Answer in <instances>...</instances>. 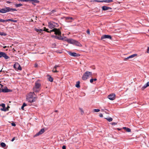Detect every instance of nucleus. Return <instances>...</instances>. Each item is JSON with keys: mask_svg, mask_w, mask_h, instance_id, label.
Here are the masks:
<instances>
[{"mask_svg": "<svg viewBox=\"0 0 149 149\" xmlns=\"http://www.w3.org/2000/svg\"><path fill=\"white\" fill-rule=\"evenodd\" d=\"M17 10L16 9L11 8L9 7H6L0 10V13H4L10 11L13 12Z\"/></svg>", "mask_w": 149, "mask_h": 149, "instance_id": "1", "label": "nucleus"}, {"mask_svg": "<svg viewBox=\"0 0 149 149\" xmlns=\"http://www.w3.org/2000/svg\"><path fill=\"white\" fill-rule=\"evenodd\" d=\"M41 85L39 80L36 81L35 83V86L33 88V91L35 92H38L40 90Z\"/></svg>", "mask_w": 149, "mask_h": 149, "instance_id": "2", "label": "nucleus"}, {"mask_svg": "<svg viewBox=\"0 0 149 149\" xmlns=\"http://www.w3.org/2000/svg\"><path fill=\"white\" fill-rule=\"evenodd\" d=\"M92 72H91L86 71L83 74L82 78L84 81L87 79L89 77H92Z\"/></svg>", "mask_w": 149, "mask_h": 149, "instance_id": "3", "label": "nucleus"}, {"mask_svg": "<svg viewBox=\"0 0 149 149\" xmlns=\"http://www.w3.org/2000/svg\"><path fill=\"white\" fill-rule=\"evenodd\" d=\"M52 32H54L55 34L58 35L59 36H61V32L60 31L59 29L54 28L53 29L51 30L50 31V33Z\"/></svg>", "mask_w": 149, "mask_h": 149, "instance_id": "4", "label": "nucleus"}, {"mask_svg": "<svg viewBox=\"0 0 149 149\" xmlns=\"http://www.w3.org/2000/svg\"><path fill=\"white\" fill-rule=\"evenodd\" d=\"M29 96L26 98L27 101L29 102L32 103L36 101V97H33L32 95H29Z\"/></svg>", "mask_w": 149, "mask_h": 149, "instance_id": "5", "label": "nucleus"}, {"mask_svg": "<svg viewBox=\"0 0 149 149\" xmlns=\"http://www.w3.org/2000/svg\"><path fill=\"white\" fill-rule=\"evenodd\" d=\"M49 27L50 29L54 28L55 26H58L57 23L54 22H48Z\"/></svg>", "mask_w": 149, "mask_h": 149, "instance_id": "6", "label": "nucleus"}, {"mask_svg": "<svg viewBox=\"0 0 149 149\" xmlns=\"http://www.w3.org/2000/svg\"><path fill=\"white\" fill-rule=\"evenodd\" d=\"M2 57L6 59L9 58V57L8 56L6 53L4 52H0V58Z\"/></svg>", "mask_w": 149, "mask_h": 149, "instance_id": "7", "label": "nucleus"}, {"mask_svg": "<svg viewBox=\"0 0 149 149\" xmlns=\"http://www.w3.org/2000/svg\"><path fill=\"white\" fill-rule=\"evenodd\" d=\"M116 95L114 93H111L107 97L109 100H113L115 98Z\"/></svg>", "mask_w": 149, "mask_h": 149, "instance_id": "8", "label": "nucleus"}, {"mask_svg": "<svg viewBox=\"0 0 149 149\" xmlns=\"http://www.w3.org/2000/svg\"><path fill=\"white\" fill-rule=\"evenodd\" d=\"M68 53L70 56L73 57H78L80 56V54L75 52H68Z\"/></svg>", "mask_w": 149, "mask_h": 149, "instance_id": "9", "label": "nucleus"}, {"mask_svg": "<svg viewBox=\"0 0 149 149\" xmlns=\"http://www.w3.org/2000/svg\"><path fill=\"white\" fill-rule=\"evenodd\" d=\"M105 39H109L111 40L112 39V37L111 36L109 35H102L101 37V40H103Z\"/></svg>", "mask_w": 149, "mask_h": 149, "instance_id": "10", "label": "nucleus"}, {"mask_svg": "<svg viewBox=\"0 0 149 149\" xmlns=\"http://www.w3.org/2000/svg\"><path fill=\"white\" fill-rule=\"evenodd\" d=\"M45 129L42 128L35 135L34 137H36L42 134L45 132Z\"/></svg>", "mask_w": 149, "mask_h": 149, "instance_id": "11", "label": "nucleus"}, {"mask_svg": "<svg viewBox=\"0 0 149 149\" xmlns=\"http://www.w3.org/2000/svg\"><path fill=\"white\" fill-rule=\"evenodd\" d=\"M0 106L2 107H3V108H1L0 109L1 110L4 111H6L8 110V109H7V108H6L5 107V104L2 103L0 104Z\"/></svg>", "mask_w": 149, "mask_h": 149, "instance_id": "12", "label": "nucleus"}, {"mask_svg": "<svg viewBox=\"0 0 149 149\" xmlns=\"http://www.w3.org/2000/svg\"><path fill=\"white\" fill-rule=\"evenodd\" d=\"M53 38H54L56 39L59 40H63V38L61 36H57L56 35H52L51 36Z\"/></svg>", "mask_w": 149, "mask_h": 149, "instance_id": "13", "label": "nucleus"}, {"mask_svg": "<svg viewBox=\"0 0 149 149\" xmlns=\"http://www.w3.org/2000/svg\"><path fill=\"white\" fill-rule=\"evenodd\" d=\"M28 1L32 2V4L36 5L35 3H39L40 2L39 1L37 0H28Z\"/></svg>", "mask_w": 149, "mask_h": 149, "instance_id": "14", "label": "nucleus"}, {"mask_svg": "<svg viewBox=\"0 0 149 149\" xmlns=\"http://www.w3.org/2000/svg\"><path fill=\"white\" fill-rule=\"evenodd\" d=\"M102 10H111L112 8L110 7H107L106 6H104L102 7Z\"/></svg>", "mask_w": 149, "mask_h": 149, "instance_id": "15", "label": "nucleus"}, {"mask_svg": "<svg viewBox=\"0 0 149 149\" xmlns=\"http://www.w3.org/2000/svg\"><path fill=\"white\" fill-rule=\"evenodd\" d=\"M65 41H67L69 43L74 44L75 40L72 39H67L65 40Z\"/></svg>", "mask_w": 149, "mask_h": 149, "instance_id": "16", "label": "nucleus"}, {"mask_svg": "<svg viewBox=\"0 0 149 149\" xmlns=\"http://www.w3.org/2000/svg\"><path fill=\"white\" fill-rule=\"evenodd\" d=\"M2 91V92L3 93H8L9 92H11L12 91L10 89H9L7 88L6 87V88L3 89Z\"/></svg>", "mask_w": 149, "mask_h": 149, "instance_id": "17", "label": "nucleus"}, {"mask_svg": "<svg viewBox=\"0 0 149 149\" xmlns=\"http://www.w3.org/2000/svg\"><path fill=\"white\" fill-rule=\"evenodd\" d=\"M74 44L76 46L79 47H81L82 46V45L79 42L75 40L74 41Z\"/></svg>", "mask_w": 149, "mask_h": 149, "instance_id": "18", "label": "nucleus"}, {"mask_svg": "<svg viewBox=\"0 0 149 149\" xmlns=\"http://www.w3.org/2000/svg\"><path fill=\"white\" fill-rule=\"evenodd\" d=\"M149 86V82H148L146 84L144 85L142 87V88L143 90H144L148 86Z\"/></svg>", "mask_w": 149, "mask_h": 149, "instance_id": "19", "label": "nucleus"}, {"mask_svg": "<svg viewBox=\"0 0 149 149\" xmlns=\"http://www.w3.org/2000/svg\"><path fill=\"white\" fill-rule=\"evenodd\" d=\"M123 129L125 130L127 132H131V129L130 128H127L126 127H123Z\"/></svg>", "mask_w": 149, "mask_h": 149, "instance_id": "20", "label": "nucleus"}, {"mask_svg": "<svg viewBox=\"0 0 149 149\" xmlns=\"http://www.w3.org/2000/svg\"><path fill=\"white\" fill-rule=\"evenodd\" d=\"M80 82L79 81L77 82L76 84L75 85L76 87L78 88H79L80 87Z\"/></svg>", "mask_w": 149, "mask_h": 149, "instance_id": "21", "label": "nucleus"}, {"mask_svg": "<svg viewBox=\"0 0 149 149\" xmlns=\"http://www.w3.org/2000/svg\"><path fill=\"white\" fill-rule=\"evenodd\" d=\"M65 18L66 20L74 19L72 17H65Z\"/></svg>", "mask_w": 149, "mask_h": 149, "instance_id": "22", "label": "nucleus"}, {"mask_svg": "<svg viewBox=\"0 0 149 149\" xmlns=\"http://www.w3.org/2000/svg\"><path fill=\"white\" fill-rule=\"evenodd\" d=\"M113 2V0H103V2H106V3H110L111 2Z\"/></svg>", "mask_w": 149, "mask_h": 149, "instance_id": "23", "label": "nucleus"}, {"mask_svg": "<svg viewBox=\"0 0 149 149\" xmlns=\"http://www.w3.org/2000/svg\"><path fill=\"white\" fill-rule=\"evenodd\" d=\"M105 119H107L108 121L110 122L112 121L113 119L112 118L109 117L108 118H105Z\"/></svg>", "mask_w": 149, "mask_h": 149, "instance_id": "24", "label": "nucleus"}, {"mask_svg": "<svg viewBox=\"0 0 149 149\" xmlns=\"http://www.w3.org/2000/svg\"><path fill=\"white\" fill-rule=\"evenodd\" d=\"M137 55V54H133V55H132L128 56L129 57L128 58H129V59L130 58H133L135 56H136Z\"/></svg>", "mask_w": 149, "mask_h": 149, "instance_id": "25", "label": "nucleus"}, {"mask_svg": "<svg viewBox=\"0 0 149 149\" xmlns=\"http://www.w3.org/2000/svg\"><path fill=\"white\" fill-rule=\"evenodd\" d=\"M22 5V4L21 3H19L18 4H15V7L16 8H18V7L21 6Z\"/></svg>", "mask_w": 149, "mask_h": 149, "instance_id": "26", "label": "nucleus"}, {"mask_svg": "<svg viewBox=\"0 0 149 149\" xmlns=\"http://www.w3.org/2000/svg\"><path fill=\"white\" fill-rule=\"evenodd\" d=\"M18 65V63H15L13 65V67L16 70L17 69V67Z\"/></svg>", "mask_w": 149, "mask_h": 149, "instance_id": "27", "label": "nucleus"}, {"mask_svg": "<svg viewBox=\"0 0 149 149\" xmlns=\"http://www.w3.org/2000/svg\"><path fill=\"white\" fill-rule=\"evenodd\" d=\"M48 80L50 82H52L53 80V79L51 76H49L48 78Z\"/></svg>", "mask_w": 149, "mask_h": 149, "instance_id": "28", "label": "nucleus"}, {"mask_svg": "<svg viewBox=\"0 0 149 149\" xmlns=\"http://www.w3.org/2000/svg\"><path fill=\"white\" fill-rule=\"evenodd\" d=\"M0 35L1 36H6L7 34L3 32H0Z\"/></svg>", "mask_w": 149, "mask_h": 149, "instance_id": "29", "label": "nucleus"}, {"mask_svg": "<svg viewBox=\"0 0 149 149\" xmlns=\"http://www.w3.org/2000/svg\"><path fill=\"white\" fill-rule=\"evenodd\" d=\"M1 146L2 147H4L6 146V144L2 142L0 144Z\"/></svg>", "mask_w": 149, "mask_h": 149, "instance_id": "30", "label": "nucleus"}, {"mask_svg": "<svg viewBox=\"0 0 149 149\" xmlns=\"http://www.w3.org/2000/svg\"><path fill=\"white\" fill-rule=\"evenodd\" d=\"M97 80V79L96 78H95V79H90V82L91 83H92L93 81H96Z\"/></svg>", "mask_w": 149, "mask_h": 149, "instance_id": "31", "label": "nucleus"}, {"mask_svg": "<svg viewBox=\"0 0 149 149\" xmlns=\"http://www.w3.org/2000/svg\"><path fill=\"white\" fill-rule=\"evenodd\" d=\"M17 69L18 70H22V68L21 67L20 65L18 64V65L17 66Z\"/></svg>", "mask_w": 149, "mask_h": 149, "instance_id": "32", "label": "nucleus"}, {"mask_svg": "<svg viewBox=\"0 0 149 149\" xmlns=\"http://www.w3.org/2000/svg\"><path fill=\"white\" fill-rule=\"evenodd\" d=\"M60 65H55L54 67V69H55V70H56L58 69V68L60 67Z\"/></svg>", "mask_w": 149, "mask_h": 149, "instance_id": "33", "label": "nucleus"}, {"mask_svg": "<svg viewBox=\"0 0 149 149\" xmlns=\"http://www.w3.org/2000/svg\"><path fill=\"white\" fill-rule=\"evenodd\" d=\"M48 29H46L45 27H44L43 31L47 32L50 33V31H48Z\"/></svg>", "mask_w": 149, "mask_h": 149, "instance_id": "34", "label": "nucleus"}, {"mask_svg": "<svg viewBox=\"0 0 149 149\" xmlns=\"http://www.w3.org/2000/svg\"><path fill=\"white\" fill-rule=\"evenodd\" d=\"M52 71L53 72H54V73L57 72H58V71L56 70H55V69H54V68L53 69Z\"/></svg>", "mask_w": 149, "mask_h": 149, "instance_id": "35", "label": "nucleus"}, {"mask_svg": "<svg viewBox=\"0 0 149 149\" xmlns=\"http://www.w3.org/2000/svg\"><path fill=\"white\" fill-rule=\"evenodd\" d=\"M94 111L95 112H98L100 111V110L98 109H94Z\"/></svg>", "mask_w": 149, "mask_h": 149, "instance_id": "36", "label": "nucleus"}, {"mask_svg": "<svg viewBox=\"0 0 149 149\" xmlns=\"http://www.w3.org/2000/svg\"><path fill=\"white\" fill-rule=\"evenodd\" d=\"M94 1L97 2H103V0H94Z\"/></svg>", "mask_w": 149, "mask_h": 149, "instance_id": "37", "label": "nucleus"}, {"mask_svg": "<svg viewBox=\"0 0 149 149\" xmlns=\"http://www.w3.org/2000/svg\"><path fill=\"white\" fill-rule=\"evenodd\" d=\"M19 1L28 2V0H17Z\"/></svg>", "mask_w": 149, "mask_h": 149, "instance_id": "38", "label": "nucleus"}, {"mask_svg": "<svg viewBox=\"0 0 149 149\" xmlns=\"http://www.w3.org/2000/svg\"><path fill=\"white\" fill-rule=\"evenodd\" d=\"M0 22H6V21L5 20L2 19H0Z\"/></svg>", "mask_w": 149, "mask_h": 149, "instance_id": "39", "label": "nucleus"}, {"mask_svg": "<svg viewBox=\"0 0 149 149\" xmlns=\"http://www.w3.org/2000/svg\"><path fill=\"white\" fill-rule=\"evenodd\" d=\"M112 125H116L117 124V123L115 122H112L111 123Z\"/></svg>", "mask_w": 149, "mask_h": 149, "instance_id": "40", "label": "nucleus"}, {"mask_svg": "<svg viewBox=\"0 0 149 149\" xmlns=\"http://www.w3.org/2000/svg\"><path fill=\"white\" fill-rule=\"evenodd\" d=\"M86 32L88 35L90 34V31L88 29L87 30Z\"/></svg>", "mask_w": 149, "mask_h": 149, "instance_id": "41", "label": "nucleus"}, {"mask_svg": "<svg viewBox=\"0 0 149 149\" xmlns=\"http://www.w3.org/2000/svg\"><path fill=\"white\" fill-rule=\"evenodd\" d=\"M129 57H128L127 58H124V60L125 61H127V60H128V59H129Z\"/></svg>", "mask_w": 149, "mask_h": 149, "instance_id": "42", "label": "nucleus"}, {"mask_svg": "<svg viewBox=\"0 0 149 149\" xmlns=\"http://www.w3.org/2000/svg\"><path fill=\"white\" fill-rule=\"evenodd\" d=\"M147 52L149 54V47H148V48L147 50Z\"/></svg>", "mask_w": 149, "mask_h": 149, "instance_id": "43", "label": "nucleus"}, {"mask_svg": "<svg viewBox=\"0 0 149 149\" xmlns=\"http://www.w3.org/2000/svg\"><path fill=\"white\" fill-rule=\"evenodd\" d=\"M12 22H17V20H13L12 19Z\"/></svg>", "mask_w": 149, "mask_h": 149, "instance_id": "44", "label": "nucleus"}, {"mask_svg": "<svg viewBox=\"0 0 149 149\" xmlns=\"http://www.w3.org/2000/svg\"><path fill=\"white\" fill-rule=\"evenodd\" d=\"M38 66V65L37 63H36L34 65V67L35 68H37Z\"/></svg>", "mask_w": 149, "mask_h": 149, "instance_id": "45", "label": "nucleus"}, {"mask_svg": "<svg viewBox=\"0 0 149 149\" xmlns=\"http://www.w3.org/2000/svg\"><path fill=\"white\" fill-rule=\"evenodd\" d=\"M62 149H66V146H62Z\"/></svg>", "mask_w": 149, "mask_h": 149, "instance_id": "46", "label": "nucleus"}, {"mask_svg": "<svg viewBox=\"0 0 149 149\" xmlns=\"http://www.w3.org/2000/svg\"><path fill=\"white\" fill-rule=\"evenodd\" d=\"M12 19H7V20H6V22L8 21H10L12 22Z\"/></svg>", "mask_w": 149, "mask_h": 149, "instance_id": "47", "label": "nucleus"}, {"mask_svg": "<svg viewBox=\"0 0 149 149\" xmlns=\"http://www.w3.org/2000/svg\"><path fill=\"white\" fill-rule=\"evenodd\" d=\"M99 116L100 117H103V114L102 113H100L99 114Z\"/></svg>", "mask_w": 149, "mask_h": 149, "instance_id": "48", "label": "nucleus"}, {"mask_svg": "<svg viewBox=\"0 0 149 149\" xmlns=\"http://www.w3.org/2000/svg\"><path fill=\"white\" fill-rule=\"evenodd\" d=\"M24 107L26 106L27 105L25 103H24L23 104V105H22Z\"/></svg>", "mask_w": 149, "mask_h": 149, "instance_id": "49", "label": "nucleus"}, {"mask_svg": "<svg viewBox=\"0 0 149 149\" xmlns=\"http://www.w3.org/2000/svg\"><path fill=\"white\" fill-rule=\"evenodd\" d=\"M12 125L13 126H15L16 125V124L15 123H12Z\"/></svg>", "mask_w": 149, "mask_h": 149, "instance_id": "50", "label": "nucleus"}, {"mask_svg": "<svg viewBox=\"0 0 149 149\" xmlns=\"http://www.w3.org/2000/svg\"><path fill=\"white\" fill-rule=\"evenodd\" d=\"M35 31H36L37 32H39V29H35Z\"/></svg>", "mask_w": 149, "mask_h": 149, "instance_id": "51", "label": "nucleus"}, {"mask_svg": "<svg viewBox=\"0 0 149 149\" xmlns=\"http://www.w3.org/2000/svg\"><path fill=\"white\" fill-rule=\"evenodd\" d=\"M15 137H13L11 140L12 141H13L15 139Z\"/></svg>", "mask_w": 149, "mask_h": 149, "instance_id": "52", "label": "nucleus"}, {"mask_svg": "<svg viewBox=\"0 0 149 149\" xmlns=\"http://www.w3.org/2000/svg\"><path fill=\"white\" fill-rule=\"evenodd\" d=\"M43 31V30L42 29H39V32L40 33H41Z\"/></svg>", "mask_w": 149, "mask_h": 149, "instance_id": "53", "label": "nucleus"}, {"mask_svg": "<svg viewBox=\"0 0 149 149\" xmlns=\"http://www.w3.org/2000/svg\"><path fill=\"white\" fill-rule=\"evenodd\" d=\"M79 109H80V110L81 111V112H82L83 113L84 112L83 109H82L80 108H79Z\"/></svg>", "mask_w": 149, "mask_h": 149, "instance_id": "54", "label": "nucleus"}, {"mask_svg": "<svg viewBox=\"0 0 149 149\" xmlns=\"http://www.w3.org/2000/svg\"><path fill=\"white\" fill-rule=\"evenodd\" d=\"M6 3H11V2L9 1H7L6 2Z\"/></svg>", "mask_w": 149, "mask_h": 149, "instance_id": "55", "label": "nucleus"}, {"mask_svg": "<svg viewBox=\"0 0 149 149\" xmlns=\"http://www.w3.org/2000/svg\"><path fill=\"white\" fill-rule=\"evenodd\" d=\"M24 107L23 105H22V106L21 107V109H22L23 110H24Z\"/></svg>", "mask_w": 149, "mask_h": 149, "instance_id": "56", "label": "nucleus"}, {"mask_svg": "<svg viewBox=\"0 0 149 149\" xmlns=\"http://www.w3.org/2000/svg\"><path fill=\"white\" fill-rule=\"evenodd\" d=\"M56 10H53L52 11V13H54V12H56Z\"/></svg>", "mask_w": 149, "mask_h": 149, "instance_id": "57", "label": "nucleus"}, {"mask_svg": "<svg viewBox=\"0 0 149 149\" xmlns=\"http://www.w3.org/2000/svg\"><path fill=\"white\" fill-rule=\"evenodd\" d=\"M2 89H0V93L1 92H2Z\"/></svg>", "mask_w": 149, "mask_h": 149, "instance_id": "58", "label": "nucleus"}, {"mask_svg": "<svg viewBox=\"0 0 149 149\" xmlns=\"http://www.w3.org/2000/svg\"><path fill=\"white\" fill-rule=\"evenodd\" d=\"M10 108L9 106H8V107H7V108H7V110H8V108Z\"/></svg>", "mask_w": 149, "mask_h": 149, "instance_id": "59", "label": "nucleus"}, {"mask_svg": "<svg viewBox=\"0 0 149 149\" xmlns=\"http://www.w3.org/2000/svg\"><path fill=\"white\" fill-rule=\"evenodd\" d=\"M7 47V46H3V48H6Z\"/></svg>", "mask_w": 149, "mask_h": 149, "instance_id": "60", "label": "nucleus"}, {"mask_svg": "<svg viewBox=\"0 0 149 149\" xmlns=\"http://www.w3.org/2000/svg\"><path fill=\"white\" fill-rule=\"evenodd\" d=\"M1 86V88H2L3 87V85H2L1 84V85H0Z\"/></svg>", "mask_w": 149, "mask_h": 149, "instance_id": "61", "label": "nucleus"}, {"mask_svg": "<svg viewBox=\"0 0 149 149\" xmlns=\"http://www.w3.org/2000/svg\"><path fill=\"white\" fill-rule=\"evenodd\" d=\"M117 130H120L121 129H119V128H118L117 129Z\"/></svg>", "mask_w": 149, "mask_h": 149, "instance_id": "62", "label": "nucleus"}, {"mask_svg": "<svg viewBox=\"0 0 149 149\" xmlns=\"http://www.w3.org/2000/svg\"><path fill=\"white\" fill-rule=\"evenodd\" d=\"M2 71V69H1V70H0V72H1Z\"/></svg>", "mask_w": 149, "mask_h": 149, "instance_id": "63", "label": "nucleus"}, {"mask_svg": "<svg viewBox=\"0 0 149 149\" xmlns=\"http://www.w3.org/2000/svg\"><path fill=\"white\" fill-rule=\"evenodd\" d=\"M57 111H58L57 110H56V111H55V112H57Z\"/></svg>", "mask_w": 149, "mask_h": 149, "instance_id": "64", "label": "nucleus"}]
</instances>
